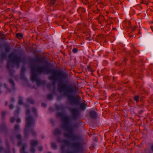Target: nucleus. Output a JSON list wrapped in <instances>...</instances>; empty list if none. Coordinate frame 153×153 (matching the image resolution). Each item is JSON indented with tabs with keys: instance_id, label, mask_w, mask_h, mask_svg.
Wrapping results in <instances>:
<instances>
[{
	"instance_id": "obj_61",
	"label": "nucleus",
	"mask_w": 153,
	"mask_h": 153,
	"mask_svg": "<svg viewBox=\"0 0 153 153\" xmlns=\"http://www.w3.org/2000/svg\"><path fill=\"white\" fill-rule=\"evenodd\" d=\"M91 6H89V8H91Z\"/></svg>"
},
{
	"instance_id": "obj_44",
	"label": "nucleus",
	"mask_w": 153,
	"mask_h": 153,
	"mask_svg": "<svg viewBox=\"0 0 153 153\" xmlns=\"http://www.w3.org/2000/svg\"><path fill=\"white\" fill-rule=\"evenodd\" d=\"M43 147L42 146H39L38 147V149L39 151H42V150Z\"/></svg>"
},
{
	"instance_id": "obj_29",
	"label": "nucleus",
	"mask_w": 153,
	"mask_h": 153,
	"mask_svg": "<svg viewBox=\"0 0 153 153\" xmlns=\"http://www.w3.org/2000/svg\"><path fill=\"white\" fill-rule=\"evenodd\" d=\"M139 99V97L138 95H136L134 97V100L137 102L138 101Z\"/></svg>"
},
{
	"instance_id": "obj_46",
	"label": "nucleus",
	"mask_w": 153,
	"mask_h": 153,
	"mask_svg": "<svg viewBox=\"0 0 153 153\" xmlns=\"http://www.w3.org/2000/svg\"><path fill=\"white\" fill-rule=\"evenodd\" d=\"M13 107H14V106L13 105L11 104L9 105V108L10 109H12L13 108Z\"/></svg>"
},
{
	"instance_id": "obj_51",
	"label": "nucleus",
	"mask_w": 153,
	"mask_h": 153,
	"mask_svg": "<svg viewBox=\"0 0 153 153\" xmlns=\"http://www.w3.org/2000/svg\"><path fill=\"white\" fill-rule=\"evenodd\" d=\"M16 122L17 123L20 122H21V120H20V119H19V118L17 119L16 120Z\"/></svg>"
},
{
	"instance_id": "obj_41",
	"label": "nucleus",
	"mask_w": 153,
	"mask_h": 153,
	"mask_svg": "<svg viewBox=\"0 0 153 153\" xmlns=\"http://www.w3.org/2000/svg\"><path fill=\"white\" fill-rule=\"evenodd\" d=\"M16 137L17 139H19V140H20L21 138V136L19 134H18L16 136Z\"/></svg>"
},
{
	"instance_id": "obj_6",
	"label": "nucleus",
	"mask_w": 153,
	"mask_h": 153,
	"mask_svg": "<svg viewBox=\"0 0 153 153\" xmlns=\"http://www.w3.org/2000/svg\"><path fill=\"white\" fill-rule=\"evenodd\" d=\"M71 112L72 115V119L74 120L76 119L79 115V111L76 108H74L71 109Z\"/></svg>"
},
{
	"instance_id": "obj_13",
	"label": "nucleus",
	"mask_w": 153,
	"mask_h": 153,
	"mask_svg": "<svg viewBox=\"0 0 153 153\" xmlns=\"http://www.w3.org/2000/svg\"><path fill=\"white\" fill-rule=\"evenodd\" d=\"M27 147V145L25 144L23 145L22 148L20 150V152L21 153H27V152H26L25 151V148Z\"/></svg>"
},
{
	"instance_id": "obj_50",
	"label": "nucleus",
	"mask_w": 153,
	"mask_h": 153,
	"mask_svg": "<svg viewBox=\"0 0 153 153\" xmlns=\"http://www.w3.org/2000/svg\"><path fill=\"white\" fill-rule=\"evenodd\" d=\"M61 106H59L58 105H57L56 106V107L57 109H60L61 108Z\"/></svg>"
},
{
	"instance_id": "obj_62",
	"label": "nucleus",
	"mask_w": 153,
	"mask_h": 153,
	"mask_svg": "<svg viewBox=\"0 0 153 153\" xmlns=\"http://www.w3.org/2000/svg\"><path fill=\"white\" fill-rule=\"evenodd\" d=\"M117 65H118V64H119V63H117Z\"/></svg>"
},
{
	"instance_id": "obj_1",
	"label": "nucleus",
	"mask_w": 153,
	"mask_h": 153,
	"mask_svg": "<svg viewBox=\"0 0 153 153\" xmlns=\"http://www.w3.org/2000/svg\"><path fill=\"white\" fill-rule=\"evenodd\" d=\"M68 74L61 71H54L52 72V75L48 77L49 80L58 82V87L59 90H64V94L68 98L69 103L76 105L80 103L79 101L76 99L74 95H71L72 93L77 91L76 87L74 86H67L62 83V81L68 77Z\"/></svg>"
},
{
	"instance_id": "obj_18",
	"label": "nucleus",
	"mask_w": 153,
	"mask_h": 153,
	"mask_svg": "<svg viewBox=\"0 0 153 153\" xmlns=\"http://www.w3.org/2000/svg\"><path fill=\"white\" fill-rule=\"evenodd\" d=\"M57 0H49L48 1V3L51 6L53 5L55 2Z\"/></svg>"
},
{
	"instance_id": "obj_16",
	"label": "nucleus",
	"mask_w": 153,
	"mask_h": 153,
	"mask_svg": "<svg viewBox=\"0 0 153 153\" xmlns=\"http://www.w3.org/2000/svg\"><path fill=\"white\" fill-rule=\"evenodd\" d=\"M57 141L60 143H64L66 145H68V141L66 140H61L59 139H57Z\"/></svg>"
},
{
	"instance_id": "obj_20",
	"label": "nucleus",
	"mask_w": 153,
	"mask_h": 153,
	"mask_svg": "<svg viewBox=\"0 0 153 153\" xmlns=\"http://www.w3.org/2000/svg\"><path fill=\"white\" fill-rule=\"evenodd\" d=\"M6 56V53L4 52H2L1 54V59H4Z\"/></svg>"
},
{
	"instance_id": "obj_22",
	"label": "nucleus",
	"mask_w": 153,
	"mask_h": 153,
	"mask_svg": "<svg viewBox=\"0 0 153 153\" xmlns=\"http://www.w3.org/2000/svg\"><path fill=\"white\" fill-rule=\"evenodd\" d=\"M10 47L9 46H6L4 48V51L7 52L8 53L10 52Z\"/></svg>"
},
{
	"instance_id": "obj_40",
	"label": "nucleus",
	"mask_w": 153,
	"mask_h": 153,
	"mask_svg": "<svg viewBox=\"0 0 153 153\" xmlns=\"http://www.w3.org/2000/svg\"><path fill=\"white\" fill-rule=\"evenodd\" d=\"M15 120V119L14 117H11L10 119V122L11 123H12L14 122Z\"/></svg>"
},
{
	"instance_id": "obj_53",
	"label": "nucleus",
	"mask_w": 153,
	"mask_h": 153,
	"mask_svg": "<svg viewBox=\"0 0 153 153\" xmlns=\"http://www.w3.org/2000/svg\"><path fill=\"white\" fill-rule=\"evenodd\" d=\"M10 101L11 102H14L15 101V100L14 98H12L11 99Z\"/></svg>"
},
{
	"instance_id": "obj_37",
	"label": "nucleus",
	"mask_w": 153,
	"mask_h": 153,
	"mask_svg": "<svg viewBox=\"0 0 153 153\" xmlns=\"http://www.w3.org/2000/svg\"><path fill=\"white\" fill-rule=\"evenodd\" d=\"M72 52L74 53H76L78 52V50L77 48H74L72 50Z\"/></svg>"
},
{
	"instance_id": "obj_9",
	"label": "nucleus",
	"mask_w": 153,
	"mask_h": 153,
	"mask_svg": "<svg viewBox=\"0 0 153 153\" xmlns=\"http://www.w3.org/2000/svg\"><path fill=\"white\" fill-rule=\"evenodd\" d=\"M7 68L9 69V74L10 76H12L13 74L14 73V71L12 68L13 67V66L12 65L11 66L10 63L9 61H8L7 62V65H6Z\"/></svg>"
},
{
	"instance_id": "obj_39",
	"label": "nucleus",
	"mask_w": 153,
	"mask_h": 153,
	"mask_svg": "<svg viewBox=\"0 0 153 153\" xmlns=\"http://www.w3.org/2000/svg\"><path fill=\"white\" fill-rule=\"evenodd\" d=\"M31 132L32 135H33V136H35L36 135V132L34 131L33 130H31Z\"/></svg>"
},
{
	"instance_id": "obj_14",
	"label": "nucleus",
	"mask_w": 153,
	"mask_h": 153,
	"mask_svg": "<svg viewBox=\"0 0 153 153\" xmlns=\"http://www.w3.org/2000/svg\"><path fill=\"white\" fill-rule=\"evenodd\" d=\"M77 11L79 13H83L85 12V8L79 7L77 10Z\"/></svg>"
},
{
	"instance_id": "obj_35",
	"label": "nucleus",
	"mask_w": 153,
	"mask_h": 153,
	"mask_svg": "<svg viewBox=\"0 0 153 153\" xmlns=\"http://www.w3.org/2000/svg\"><path fill=\"white\" fill-rule=\"evenodd\" d=\"M149 102L152 103H153V95H152L150 98Z\"/></svg>"
},
{
	"instance_id": "obj_36",
	"label": "nucleus",
	"mask_w": 153,
	"mask_h": 153,
	"mask_svg": "<svg viewBox=\"0 0 153 153\" xmlns=\"http://www.w3.org/2000/svg\"><path fill=\"white\" fill-rule=\"evenodd\" d=\"M64 145H62L60 146V149L62 153H63L64 150Z\"/></svg>"
},
{
	"instance_id": "obj_3",
	"label": "nucleus",
	"mask_w": 153,
	"mask_h": 153,
	"mask_svg": "<svg viewBox=\"0 0 153 153\" xmlns=\"http://www.w3.org/2000/svg\"><path fill=\"white\" fill-rule=\"evenodd\" d=\"M8 57L11 62L16 65L17 68L19 67L20 64L22 61L21 56L11 53L9 55Z\"/></svg>"
},
{
	"instance_id": "obj_12",
	"label": "nucleus",
	"mask_w": 153,
	"mask_h": 153,
	"mask_svg": "<svg viewBox=\"0 0 153 153\" xmlns=\"http://www.w3.org/2000/svg\"><path fill=\"white\" fill-rule=\"evenodd\" d=\"M87 103L84 102L81 103L80 105V108L81 109L84 110L85 109L87 105Z\"/></svg>"
},
{
	"instance_id": "obj_24",
	"label": "nucleus",
	"mask_w": 153,
	"mask_h": 153,
	"mask_svg": "<svg viewBox=\"0 0 153 153\" xmlns=\"http://www.w3.org/2000/svg\"><path fill=\"white\" fill-rule=\"evenodd\" d=\"M36 83L38 86H39L41 84V82L39 79H36Z\"/></svg>"
},
{
	"instance_id": "obj_52",
	"label": "nucleus",
	"mask_w": 153,
	"mask_h": 153,
	"mask_svg": "<svg viewBox=\"0 0 153 153\" xmlns=\"http://www.w3.org/2000/svg\"><path fill=\"white\" fill-rule=\"evenodd\" d=\"M67 153H77L76 152L73 151H70L67 152Z\"/></svg>"
},
{
	"instance_id": "obj_60",
	"label": "nucleus",
	"mask_w": 153,
	"mask_h": 153,
	"mask_svg": "<svg viewBox=\"0 0 153 153\" xmlns=\"http://www.w3.org/2000/svg\"><path fill=\"white\" fill-rule=\"evenodd\" d=\"M140 33H141L140 32V29H139V31L138 32V34H140Z\"/></svg>"
},
{
	"instance_id": "obj_49",
	"label": "nucleus",
	"mask_w": 153,
	"mask_h": 153,
	"mask_svg": "<svg viewBox=\"0 0 153 153\" xmlns=\"http://www.w3.org/2000/svg\"><path fill=\"white\" fill-rule=\"evenodd\" d=\"M42 106L43 107H45L47 106V105L46 103H43L42 105Z\"/></svg>"
},
{
	"instance_id": "obj_43",
	"label": "nucleus",
	"mask_w": 153,
	"mask_h": 153,
	"mask_svg": "<svg viewBox=\"0 0 153 153\" xmlns=\"http://www.w3.org/2000/svg\"><path fill=\"white\" fill-rule=\"evenodd\" d=\"M32 111L33 113H35L36 111V109L35 108L33 107L32 108Z\"/></svg>"
},
{
	"instance_id": "obj_63",
	"label": "nucleus",
	"mask_w": 153,
	"mask_h": 153,
	"mask_svg": "<svg viewBox=\"0 0 153 153\" xmlns=\"http://www.w3.org/2000/svg\"><path fill=\"white\" fill-rule=\"evenodd\" d=\"M48 153H51V152H48Z\"/></svg>"
},
{
	"instance_id": "obj_31",
	"label": "nucleus",
	"mask_w": 153,
	"mask_h": 153,
	"mask_svg": "<svg viewBox=\"0 0 153 153\" xmlns=\"http://www.w3.org/2000/svg\"><path fill=\"white\" fill-rule=\"evenodd\" d=\"M53 96L51 94H49L47 95V98L50 100H51L52 99Z\"/></svg>"
},
{
	"instance_id": "obj_21",
	"label": "nucleus",
	"mask_w": 153,
	"mask_h": 153,
	"mask_svg": "<svg viewBox=\"0 0 153 153\" xmlns=\"http://www.w3.org/2000/svg\"><path fill=\"white\" fill-rule=\"evenodd\" d=\"M22 100L23 98L22 97H19L18 101L19 104L21 105L23 104Z\"/></svg>"
},
{
	"instance_id": "obj_5",
	"label": "nucleus",
	"mask_w": 153,
	"mask_h": 153,
	"mask_svg": "<svg viewBox=\"0 0 153 153\" xmlns=\"http://www.w3.org/2000/svg\"><path fill=\"white\" fill-rule=\"evenodd\" d=\"M35 71L39 74H48L51 73H52L53 71H52L48 66L45 65L36 68L35 67Z\"/></svg>"
},
{
	"instance_id": "obj_48",
	"label": "nucleus",
	"mask_w": 153,
	"mask_h": 153,
	"mask_svg": "<svg viewBox=\"0 0 153 153\" xmlns=\"http://www.w3.org/2000/svg\"><path fill=\"white\" fill-rule=\"evenodd\" d=\"M21 144H22V142H21L20 141H19L18 142L17 145L18 146H21Z\"/></svg>"
},
{
	"instance_id": "obj_54",
	"label": "nucleus",
	"mask_w": 153,
	"mask_h": 153,
	"mask_svg": "<svg viewBox=\"0 0 153 153\" xmlns=\"http://www.w3.org/2000/svg\"><path fill=\"white\" fill-rule=\"evenodd\" d=\"M55 82H52V85L54 86V87L55 85Z\"/></svg>"
},
{
	"instance_id": "obj_58",
	"label": "nucleus",
	"mask_w": 153,
	"mask_h": 153,
	"mask_svg": "<svg viewBox=\"0 0 153 153\" xmlns=\"http://www.w3.org/2000/svg\"><path fill=\"white\" fill-rule=\"evenodd\" d=\"M12 150H13V153H15V149L14 148H13Z\"/></svg>"
},
{
	"instance_id": "obj_2",
	"label": "nucleus",
	"mask_w": 153,
	"mask_h": 153,
	"mask_svg": "<svg viewBox=\"0 0 153 153\" xmlns=\"http://www.w3.org/2000/svg\"><path fill=\"white\" fill-rule=\"evenodd\" d=\"M57 116L60 117L61 120L64 123L61 125V127L64 130L67 131L68 132H65L63 134L65 137L67 138H71L72 141H78L71 144L72 147L78 152L83 153L84 151L83 143L80 141L81 140L80 136L78 135H74L73 134V130L71 127L67 126L70 122L68 117L64 116L63 113L59 112L57 114Z\"/></svg>"
},
{
	"instance_id": "obj_32",
	"label": "nucleus",
	"mask_w": 153,
	"mask_h": 153,
	"mask_svg": "<svg viewBox=\"0 0 153 153\" xmlns=\"http://www.w3.org/2000/svg\"><path fill=\"white\" fill-rule=\"evenodd\" d=\"M51 147L53 149H55L56 148V146L55 143H52L51 144Z\"/></svg>"
},
{
	"instance_id": "obj_4",
	"label": "nucleus",
	"mask_w": 153,
	"mask_h": 153,
	"mask_svg": "<svg viewBox=\"0 0 153 153\" xmlns=\"http://www.w3.org/2000/svg\"><path fill=\"white\" fill-rule=\"evenodd\" d=\"M26 124L24 130L25 136L26 138H27L28 136V128L32 126L34 123V121L32 117L28 116L26 117Z\"/></svg>"
},
{
	"instance_id": "obj_33",
	"label": "nucleus",
	"mask_w": 153,
	"mask_h": 153,
	"mask_svg": "<svg viewBox=\"0 0 153 153\" xmlns=\"http://www.w3.org/2000/svg\"><path fill=\"white\" fill-rule=\"evenodd\" d=\"M19 126L18 124L16 125L14 127V130L16 131H18L19 130Z\"/></svg>"
},
{
	"instance_id": "obj_11",
	"label": "nucleus",
	"mask_w": 153,
	"mask_h": 153,
	"mask_svg": "<svg viewBox=\"0 0 153 153\" xmlns=\"http://www.w3.org/2000/svg\"><path fill=\"white\" fill-rule=\"evenodd\" d=\"M25 70V68L24 67H22L21 71V79H24L25 77L24 76V72Z\"/></svg>"
},
{
	"instance_id": "obj_38",
	"label": "nucleus",
	"mask_w": 153,
	"mask_h": 153,
	"mask_svg": "<svg viewBox=\"0 0 153 153\" xmlns=\"http://www.w3.org/2000/svg\"><path fill=\"white\" fill-rule=\"evenodd\" d=\"M82 3L84 4H86L88 3V0H82Z\"/></svg>"
},
{
	"instance_id": "obj_34",
	"label": "nucleus",
	"mask_w": 153,
	"mask_h": 153,
	"mask_svg": "<svg viewBox=\"0 0 153 153\" xmlns=\"http://www.w3.org/2000/svg\"><path fill=\"white\" fill-rule=\"evenodd\" d=\"M5 113L6 112L5 111H3L1 113L2 119L3 120L4 119V117Z\"/></svg>"
},
{
	"instance_id": "obj_42",
	"label": "nucleus",
	"mask_w": 153,
	"mask_h": 153,
	"mask_svg": "<svg viewBox=\"0 0 153 153\" xmlns=\"http://www.w3.org/2000/svg\"><path fill=\"white\" fill-rule=\"evenodd\" d=\"M26 114L27 115H29L30 114V111L29 109H27L26 111Z\"/></svg>"
},
{
	"instance_id": "obj_64",
	"label": "nucleus",
	"mask_w": 153,
	"mask_h": 153,
	"mask_svg": "<svg viewBox=\"0 0 153 153\" xmlns=\"http://www.w3.org/2000/svg\"><path fill=\"white\" fill-rule=\"evenodd\" d=\"M2 39H4L3 37H2Z\"/></svg>"
},
{
	"instance_id": "obj_19",
	"label": "nucleus",
	"mask_w": 153,
	"mask_h": 153,
	"mask_svg": "<svg viewBox=\"0 0 153 153\" xmlns=\"http://www.w3.org/2000/svg\"><path fill=\"white\" fill-rule=\"evenodd\" d=\"M16 37L19 39H21L23 37V34L21 33H17L16 34Z\"/></svg>"
},
{
	"instance_id": "obj_45",
	"label": "nucleus",
	"mask_w": 153,
	"mask_h": 153,
	"mask_svg": "<svg viewBox=\"0 0 153 153\" xmlns=\"http://www.w3.org/2000/svg\"><path fill=\"white\" fill-rule=\"evenodd\" d=\"M104 18V17L103 16H100L98 18L99 19H103Z\"/></svg>"
},
{
	"instance_id": "obj_47",
	"label": "nucleus",
	"mask_w": 153,
	"mask_h": 153,
	"mask_svg": "<svg viewBox=\"0 0 153 153\" xmlns=\"http://www.w3.org/2000/svg\"><path fill=\"white\" fill-rule=\"evenodd\" d=\"M4 148L3 147H0V153L3 150Z\"/></svg>"
},
{
	"instance_id": "obj_10",
	"label": "nucleus",
	"mask_w": 153,
	"mask_h": 153,
	"mask_svg": "<svg viewBox=\"0 0 153 153\" xmlns=\"http://www.w3.org/2000/svg\"><path fill=\"white\" fill-rule=\"evenodd\" d=\"M89 115L93 119L96 118L97 116V114L96 112L93 111H91L90 112Z\"/></svg>"
},
{
	"instance_id": "obj_15",
	"label": "nucleus",
	"mask_w": 153,
	"mask_h": 153,
	"mask_svg": "<svg viewBox=\"0 0 153 153\" xmlns=\"http://www.w3.org/2000/svg\"><path fill=\"white\" fill-rule=\"evenodd\" d=\"M61 133V130L59 128H56L54 130V134L55 135H59Z\"/></svg>"
},
{
	"instance_id": "obj_56",
	"label": "nucleus",
	"mask_w": 153,
	"mask_h": 153,
	"mask_svg": "<svg viewBox=\"0 0 153 153\" xmlns=\"http://www.w3.org/2000/svg\"><path fill=\"white\" fill-rule=\"evenodd\" d=\"M79 27V25H78L77 26V27H76V28L75 29H76V30H78V28Z\"/></svg>"
},
{
	"instance_id": "obj_55",
	"label": "nucleus",
	"mask_w": 153,
	"mask_h": 153,
	"mask_svg": "<svg viewBox=\"0 0 153 153\" xmlns=\"http://www.w3.org/2000/svg\"><path fill=\"white\" fill-rule=\"evenodd\" d=\"M137 27L136 26H134L133 28H132V30H134V29H135V28Z\"/></svg>"
},
{
	"instance_id": "obj_26",
	"label": "nucleus",
	"mask_w": 153,
	"mask_h": 153,
	"mask_svg": "<svg viewBox=\"0 0 153 153\" xmlns=\"http://www.w3.org/2000/svg\"><path fill=\"white\" fill-rule=\"evenodd\" d=\"M88 71H89L93 72L94 71V70L92 69V67L90 65L88 66L87 67Z\"/></svg>"
},
{
	"instance_id": "obj_17",
	"label": "nucleus",
	"mask_w": 153,
	"mask_h": 153,
	"mask_svg": "<svg viewBox=\"0 0 153 153\" xmlns=\"http://www.w3.org/2000/svg\"><path fill=\"white\" fill-rule=\"evenodd\" d=\"M9 83H10L12 85V89H15V83L13 81V80H12V79H9Z\"/></svg>"
},
{
	"instance_id": "obj_23",
	"label": "nucleus",
	"mask_w": 153,
	"mask_h": 153,
	"mask_svg": "<svg viewBox=\"0 0 153 153\" xmlns=\"http://www.w3.org/2000/svg\"><path fill=\"white\" fill-rule=\"evenodd\" d=\"M7 149L5 150L4 153H10V148L8 146V143H7Z\"/></svg>"
},
{
	"instance_id": "obj_8",
	"label": "nucleus",
	"mask_w": 153,
	"mask_h": 153,
	"mask_svg": "<svg viewBox=\"0 0 153 153\" xmlns=\"http://www.w3.org/2000/svg\"><path fill=\"white\" fill-rule=\"evenodd\" d=\"M30 151L31 153H34L35 151L34 147L39 144L38 142L36 140H32L30 142Z\"/></svg>"
},
{
	"instance_id": "obj_28",
	"label": "nucleus",
	"mask_w": 153,
	"mask_h": 153,
	"mask_svg": "<svg viewBox=\"0 0 153 153\" xmlns=\"http://www.w3.org/2000/svg\"><path fill=\"white\" fill-rule=\"evenodd\" d=\"M36 62H39L41 63H43V60L42 59L40 58H37L36 59Z\"/></svg>"
},
{
	"instance_id": "obj_59",
	"label": "nucleus",
	"mask_w": 153,
	"mask_h": 153,
	"mask_svg": "<svg viewBox=\"0 0 153 153\" xmlns=\"http://www.w3.org/2000/svg\"><path fill=\"white\" fill-rule=\"evenodd\" d=\"M5 105H7V102H5Z\"/></svg>"
},
{
	"instance_id": "obj_30",
	"label": "nucleus",
	"mask_w": 153,
	"mask_h": 153,
	"mask_svg": "<svg viewBox=\"0 0 153 153\" xmlns=\"http://www.w3.org/2000/svg\"><path fill=\"white\" fill-rule=\"evenodd\" d=\"M4 87L6 89V90L8 92H11L10 90V89L7 88V85L6 83H4Z\"/></svg>"
},
{
	"instance_id": "obj_7",
	"label": "nucleus",
	"mask_w": 153,
	"mask_h": 153,
	"mask_svg": "<svg viewBox=\"0 0 153 153\" xmlns=\"http://www.w3.org/2000/svg\"><path fill=\"white\" fill-rule=\"evenodd\" d=\"M30 68L31 74L30 79L32 82H33L37 79V75L35 73V71H36L35 69V66L34 65H31L30 66Z\"/></svg>"
},
{
	"instance_id": "obj_57",
	"label": "nucleus",
	"mask_w": 153,
	"mask_h": 153,
	"mask_svg": "<svg viewBox=\"0 0 153 153\" xmlns=\"http://www.w3.org/2000/svg\"><path fill=\"white\" fill-rule=\"evenodd\" d=\"M151 149L152 151L153 152V144L151 146Z\"/></svg>"
},
{
	"instance_id": "obj_27",
	"label": "nucleus",
	"mask_w": 153,
	"mask_h": 153,
	"mask_svg": "<svg viewBox=\"0 0 153 153\" xmlns=\"http://www.w3.org/2000/svg\"><path fill=\"white\" fill-rule=\"evenodd\" d=\"M19 108L17 107L14 112V114L15 115H17L19 114Z\"/></svg>"
},
{
	"instance_id": "obj_25",
	"label": "nucleus",
	"mask_w": 153,
	"mask_h": 153,
	"mask_svg": "<svg viewBox=\"0 0 153 153\" xmlns=\"http://www.w3.org/2000/svg\"><path fill=\"white\" fill-rule=\"evenodd\" d=\"M27 102L31 104H33L34 103V100L30 98H28L27 99Z\"/></svg>"
}]
</instances>
